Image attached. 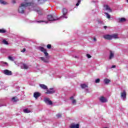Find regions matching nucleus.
Returning a JSON list of instances; mask_svg holds the SVG:
<instances>
[{"instance_id": "obj_39", "label": "nucleus", "mask_w": 128, "mask_h": 128, "mask_svg": "<svg viewBox=\"0 0 128 128\" xmlns=\"http://www.w3.org/2000/svg\"><path fill=\"white\" fill-rule=\"evenodd\" d=\"M94 42H96V38H94Z\"/></svg>"}, {"instance_id": "obj_1", "label": "nucleus", "mask_w": 128, "mask_h": 128, "mask_svg": "<svg viewBox=\"0 0 128 128\" xmlns=\"http://www.w3.org/2000/svg\"><path fill=\"white\" fill-rule=\"evenodd\" d=\"M28 0H24V2L20 4L18 8V12L19 14H24V10H26V6H32V8H34V4L32 2H26Z\"/></svg>"}, {"instance_id": "obj_10", "label": "nucleus", "mask_w": 128, "mask_h": 128, "mask_svg": "<svg viewBox=\"0 0 128 128\" xmlns=\"http://www.w3.org/2000/svg\"><path fill=\"white\" fill-rule=\"evenodd\" d=\"M99 100H100V102L102 103L108 102V99L103 96H102L100 98Z\"/></svg>"}, {"instance_id": "obj_15", "label": "nucleus", "mask_w": 128, "mask_h": 128, "mask_svg": "<svg viewBox=\"0 0 128 128\" xmlns=\"http://www.w3.org/2000/svg\"><path fill=\"white\" fill-rule=\"evenodd\" d=\"M40 94L38 92H36L34 94V96L35 98H36V100L40 98Z\"/></svg>"}, {"instance_id": "obj_16", "label": "nucleus", "mask_w": 128, "mask_h": 128, "mask_svg": "<svg viewBox=\"0 0 128 128\" xmlns=\"http://www.w3.org/2000/svg\"><path fill=\"white\" fill-rule=\"evenodd\" d=\"M35 10L39 14H40V15L42 14V12H43L42 9V8H38V9H36Z\"/></svg>"}, {"instance_id": "obj_43", "label": "nucleus", "mask_w": 128, "mask_h": 128, "mask_svg": "<svg viewBox=\"0 0 128 128\" xmlns=\"http://www.w3.org/2000/svg\"><path fill=\"white\" fill-rule=\"evenodd\" d=\"M127 2L128 3V0H126Z\"/></svg>"}, {"instance_id": "obj_28", "label": "nucleus", "mask_w": 128, "mask_h": 128, "mask_svg": "<svg viewBox=\"0 0 128 128\" xmlns=\"http://www.w3.org/2000/svg\"><path fill=\"white\" fill-rule=\"evenodd\" d=\"M2 43L4 44H8V42L6 40H2Z\"/></svg>"}, {"instance_id": "obj_34", "label": "nucleus", "mask_w": 128, "mask_h": 128, "mask_svg": "<svg viewBox=\"0 0 128 128\" xmlns=\"http://www.w3.org/2000/svg\"><path fill=\"white\" fill-rule=\"evenodd\" d=\"M12 102H16V97H13L12 98Z\"/></svg>"}, {"instance_id": "obj_24", "label": "nucleus", "mask_w": 128, "mask_h": 128, "mask_svg": "<svg viewBox=\"0 0 128 128\" xmlns=\"http://www.w3.org/2000/svg\"><path fill=\"white\" fill-rule=\"evenodd\" d=\"M80 86L82 88H88V85L85 84H81Z\"/></svg>"}, {"instance_id": "obj_11", "label": "nucleus", "mask_w": 128, "mask_h": 128, "mask_svg": "<svg viewBox=\"0 0 128 128\" xmlns=\"http://www.w3.org/2000/svg\"><path fill=\"white\" fill-rule=\"evenodd\" d=\"M70 128H80V124L72 123L70 125Z\"/></svg>"}, {"instance_id": "obj_4", "label": "nucleus", "mask_w": 128, "mask_h": 128, "mask_svg": "<svg viewBox=\"0 0 128 128\" xmlns=\"http://www.w3.org/2000/svg\"><path fill=\"white\" fill-rule=\"evenodd\" d=\"M56 90H54V88H50L49 89L48 88H47L45 94H54Z\"/></svg>"}, {"instance_id": "obj_3", "label": "nucleus", "mask_w": 128, "mask_h": 128, "mask_svg": "<svg viewBox=\"0 0 128 128\" xmlns=\"http://www.w3.org/2000/svg\"><path fill=\"white\" fill-rule=\"evenodd\" d=\"M103 38L105 40H112V38H114V40L118 38V34H105L103 36Z\"/></svg>"}, {"instance_id": "obj_31", "label": "nucleus", "mask_w": 128, "mask_h": 128, "mask_svg": "<svg viewBox=\"0 0 128 128\" xmlns=\"http://www.w3.org/2000/svg\"><path fill=\"white\" fill-rule=\"evenodd\" d=\"M47 48H48L49 50L52 48V45L48 44L47 45Z\"/></svg>"}, {"instance_id": "obj_14", "label": "nucleus", "mask_w": 128, "mask_h": 128, "mask_svg": "<svg viewBox=\"0 0 128 128\" xmlns=\"http://www.w3.org/2000/svg\"><path fill=\"white\" fill-rule=\"evenodd\" d=\"M40 59L41 60H42V62H45L46 64H48V62H49L48 60L44 57H40Z\"/></svg>"}, {"instance_id": "obj_17", "label": "nucleus", "mask_w": 128, "mask_h": 128, "mask_svg": "<svg viewBox=\"0 0 128 128\" xmlns=\"http://www.w3.org/2000/svg\"><path fill=\"white\" fill-rule=\"evenodd\" d=\"M104 8L108 10V12H112V9L110 8V6L108 5L104 6Z\"/></svg>"}, {"instance_id": "obj_23", "label": "nucleus", "mask_w": 128, "mask_h": 128, "mask_svg": "<svg viewBox=\"0 0 128 128\" xmlns=\"http://www.w3.org/2000/svg\"><path fill=\"white\" fill-rule=\"evenodd\" d=\"M24 114H30V110H28V108H26L24 110Z\"/></svg>"}, {"instance_id": "obj_38", "label": "nucleus", "mask_w": 128, "mask_h": 128, "mask_svg": "<svg viewBox=\"0 0 128 128\" xmlns=\"http://www.w3.org/2000/svg\"><path fill=\"white\" fill-rule=\"evenodd\" d=\"M12 4H16V0H13L12 1Z\"/></svg>"}, {"instance_id": "obj_18", "label": "nucleus", "mask_w": 128, "mask_h": 128, "mask_svg": "<svg viewBox=\"0 0 128 128\" xmlns=\"http://www.w3.org/2000/svg\"><path fill=\"white\" fill-rule=\"evenodd\" d=\"M21 68H24L25 70H28V66L26 65V64H22L21 65Z\"/></svg>"}, {"instance_id": "obj_29", "label": "nucleus", "mask_w": 128, "mask_h": 128, "mask_svg": "<svg viewBox=\"0 0 128 128\" xmlns=\"http://www.w3.org/2000/svg\"><path fill=\"white\" fill-rule=\"evenodd\" d=\"M100 78H98L95 80V82L96 84H98V82H100Z\"/></svg>"}, {"instance_id": "obj_8", "label": "nucleus", "mask_w": 128, "mask_h": 128, "mask_svg": "<svg viewBox=\"0 0 128 128\" xmlns=\"http://www.w3.org/2000/svg\"><path fill=\"white\" fill-rule=\"evenodd\" d=\"M62 14H63V16H62L60 18H68V16H66V14H68V10H66V8H64L62 9Z\"/></svg>"}, {"instance_id": "obj_20", "label": "nucleus", "mask_w": 128, "mask_h": 128, "mask_svg": "<svg viewBox=\"0 0 128 128\" xmlns=\"http://www.w3.org/2000/svg\"><path fill=\"white\" fill-rule=\"evenodd\" d=\"M104 84H110V80L108 78H105L104 80Z\"/></svg>"}, {"instance_id": "obj_2", "label": "nucleus", "mask_w": 128, "mask_h": 128, "mask_svg": "<svg viewBox=\"0 0 128 128\" xmlns=\"http://www.w3.org/2000/svg\"><path fill=\"white\" fill-rule=\"evenodd\" d=\"M60 18H58V17L53 16L52 14H49L47 16V19L48 20V21H46V20H39L37 21V22L38 24L40 22H45V24H48V22L51 21V22H54L56 20H58Z\"/></svg>"}, {"instance_id": "obj_26", "label": "nucleus", "mask_w": 128, "mask_h": 128, "mask_svg": "<svg viewBox=\"0 0 128 128\" xmlns=\"http://www.w3.org/2000/svg\"><path fill=\"white\" fill-rule=\"evenodd\" d=\"M0 32L1 34H4V32H6V31L4 29H0Z\"/></svg>"}, {"instance_id": "obj_9", "label": "nucleus", "mask_w": 128, "mask_h": 128, "mask_svg": "<svg viewBox=\"0 0 128 128\" xmlns=\"http://www.w3.org/2000/svg\"><path fill=\"white\" fill-rule=\"evenodd\" d=\"M3 74H6V76H12V71H10L8 70H5L3 71Z\"/></svg>"}, {"instance_id": "obj_5", "label": "nucleus", "mask_w": 128, "mask_h": 128, "mask_svg": "<svg viewBox=\"0 0 128 128\" xmlns=\"http://www.w3.org/2000/svg\"><path fill=\"white\" fill-rule=\"evenodd\" d=\"M44 102L46 104H48V106H52V102L50 99L48 98H44Z\"/></svg>"}, {"instance_id": "obj_36", "label": "nucleus", "mask_w": 128, "mask_h": 128, "mask_svg": "<svg viewBox=\"0 0 128 128\" xmlns=\"http://www.w3.org/2000/svg\"><path fill=\"white\" fill-rule=\"evenodd\" d=\"M26 52V48H23L22 50H21V52Z\"/></svg>"}, {"instance_id": "obj_12", "label": "nucleus", "mask_w": 128, "mask_h": 128, "mask_svg": "<svg viewBox=\"0 0 128 128\" xmlns=\"http://www.w3.org/2000/svg\"><path fill=\"white\" fill-rule=\"evenodd\" d=\"M121 98L122 100H126V90H124L121 92Z\"/></svg>"}, {"instance_id": "obj_21", "label": "nucleus", "mask_w": 128, "mask_h": 128, "mask_svg": "<svg viewBox=\"0 0 128 128\" xmlns=\"http://www.w3.org/2000/svg\"><path fill=\"white\" fill-rule=\"evenodd\" d=\"M119 22H126V20L124 18H118Z\"/></svg>"}, {"instance_id": "obj_37", "label": "nucleus", "mask_w": 128, "mask_h": 128, "mask_svg": "<svg viewBox=\"0 0 128 128\" xmlns=\"http://www.w3.org/2000/svg\"><path fill=\"white\" fill-rule=\"evenodd\" d=\"M116 68V66L114 65L112 66V68Z\"/></svg>"}, {"instance_id": "obj_25", "label": "nucleus", "mask_w": 128, "mask_h": 128, "mask_svg": "<svg viewBox=\"0 0 128 128\" xmlns=\"http://www.w3.org/2000/svg\"><path fill=\"white\" fill-rule=\"evenodd\" d=\"M104 14L106 15L107 18H110V15L108 12H104Z\"/></svg>"}, {"instance_id": "obj_27", "label": "nucleus", "mask_w": 128, "mask_h": 128, "mask_svg": "<svg viewBox=\"0 0 128 128\" xmlns=\"http://www.w3.org/2000/svg\"><path fill=\"white\" fill-rule=\"evenodd\" d=\"M0 4H6V2H4V0H0Z\"/></svg>"}, {"instance_id": "obj_32", "label": "nucleus", "mask_w": 128, "mask_h": 128, "mask_svg": "<svg viewBox=\"0 0 128 128\" xmlns=\"http://www.w3.org/2000/svg\"><path fill=\"white\" fill-rule=\"evenodd\" d=\"M8 58V60H12V62H13V60H14V58L12 56H9Z\"/></svg>"}, {"instance_id": "obj_22", "label": "nucleus", "mask_w": 128, "mask_h": 128, "mask_svg": "<svg viewBox=\"0 0 128 128\" xmlns=\"http://www.w3.org/2000/svg\"><path fill=\"white\" fill-rule=\"evenodd\" d=\"M46 2L45 0H38V4H44Z\"/></svg>"}, {"instance_id": "obj_40", "label": "nucleus", "mask_w": 128, "mask_h": 128, "mask_svg": "<svg viewBox=\"0 0 128 128\" xmlns=\"http://www.w3.org/2000/svg\"><path fill=\"white\" fill-rule=\"evenodd\" d=\"M14 62L15 64H18V62H16L14 61Z\"/></svg>"}, {"instance_id": "obj_44", "label": "nucleus", "mask_w": 128, "mask_h": 128, "mask_svg": "<svg viewBox=\"0 0 128 128\" xmlns=\"http://www.w3.org/2000/svg\"><path fill=\"white\" fill-rule=\"evenodd\" d=\"M75 58H76V56H75Z\"/></svg>"}, {"instance_id": "obj_13", "label": "nucleus", "mask_w": 128, "mask_h": 128, "mask_svg": "<svg viewBox=\"0 0 128 128\" xmlns=\"http://www.w3.org/2000/svg\"><path fill=\"white\" fill-rule=\"evenodd\" d=\"M114 56V52L110 50V55H109V60H112Z\"/></svg>"}, {"instance_id": "obj_6", "label": "nucleus", "mask_w": 128, "mask_h": 128, "mask_svg": "<svg viewBox=\"0 0 128 128\" xmlns=\"http://www.w3.org/2000/svg\"><path fill=\"white\" fill-rule=\"evenodd\" d=\"M38 49L39 50H40V52H42L44 54L45 56H48V53L46 52V50L44 47L39 46L38 48Z\"/></svg>"}, {"instance_id": "obj_42", "label": "nucleus", "mask_w": 128, "mask_h": 128, "mask_svg": "<svg viewBox=\"0 0 128 128\" xmlns=\"http://www.w3.org/2000/svg\"><path fill=\"white\" fill-rule=\"evenodd\" d=\"M5 64H6V66H8V64L6 62H4Z\"/></svg>"}, {"instance_id": "obj_33", "label": "nucleus", "mask_w": 128, "mask_h": 128, "mask_svg": "<svg viewBox=\"0 0 128 128\" xmlns=\"http://www.w3.org/2000/svg\"><path fill=\"white\" fill-rule=\"evenodd\" d=\"M86 56L88 58H92V56L90 54H87Z\"/></svg>"}, {"instance_id": "obj_35", "label": "nucleus", "mask_w": 128, "mask_h": 128, "mask_svg": "<svg viewBox=\"0 0 128 128\" xmlns=\"http://www.w3.org/2000/svg\"><path fill=\"white\" fill-rule=\"evenodd\" d=\"M56 116L57 118H60L62 116V114H58L56 115Z\"/></svg>"}, {"instance_id": "obj_19", "label": "nucleus", "mask_w": 128, "mask_h": 128, "mask_svg": "<svg viewBox=\"0 0 128 128\" xmlns=\"http://www.w3.org/2000/svg\"><path fill=\"white\" fill-rule=\"evenodd\" d=\"M39 86L42 90H48V86L44 84H40Z\"/></svg>"}, {"instance_id": "obj_30", "label": "nucleus", "mask_w": 128, "mask_h": 128, "mask_svg": "<svg viewBox=\"0 0 128 128\" xmlns=\"http://www.w3.org/2000/svg\"><path fill=\"white\" fill-rule=\"evenodd\" d=\"M80 0H78V2L76 4V6H80Z\"/></svg>"}, {"instance_id": "obj_7", "label": "nucleus", "mask_w": 128, "mask_h": 128, "mask_svg": "<svg viewBox=\"0 0 128 128\" xmlns=\"http://www.w3.org/2000/svg\"><path fill=\"white\" fill-rule=\"evenodd\" d=\"M70 101L72 106H76V100L74 98V96L70 97Z\"/></svg>"}, {"instance_id": "obj_41", "label": "nucleus", "mask_w": 128, "mask_h": 128, "mask_svg": "<svg viewBox=\"0 0 128 128\" xmlns=\"http://www.w3.org/2000/svg\"><path fill=\"white\" fill-rule=\"evenodd\" d=\"M106 28H108L106 26H104V28H105V30H106Z\"/></svg>"}]
</instances>
